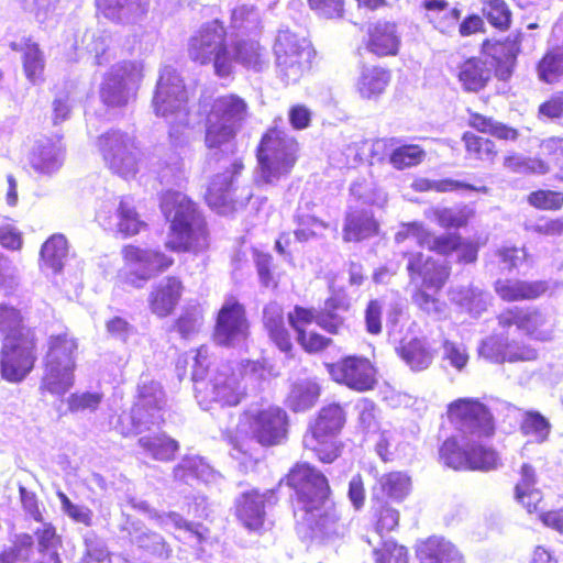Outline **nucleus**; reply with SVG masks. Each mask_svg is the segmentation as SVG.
<instances>
[{
	"instance_id": "nucleus-1",
	"label": "nucleus",
	"mask_w": 563,
	"mask_h": 563,
	"mask_svg": "<svg viewBox=\"0 0 563 563\" xmlns=\"http://www.w3.org/2000/svg\"><path fill=\"white\" fill-rule=\"evenodd\" d=\"M450 422L461 432L440 448V460L454 470L490 471L501 465L498 453L483 443L495 431L488 408L474 398H460L448 406Z\"/></svg>"
},
{
	"instance_id": "nucleus-2",
	"label": "nucleus",
	"mask_w": 563,
	"mask_h": 563,
	"mask_svg": "<svg viewBox=\"0 0 563 563\" xmlns=\"http://www.w3.org/2000/svg\"><path fill=\"white\" fill-rule=\"evenodd\" d=\"M297 494L298 530L311 538L333 540L347 532V523L336 508L327 506L329 485L325 476L307 463L297 464L287 475Z\"/></svg>"
},
{
	"instance_id": "nucleus-3",
	"label": "nucleus",
	"mask_w": 563,
	"mask_h": 563,
	"mask_svg": "<svg viewBox=\"0 0 563 563\" xmlns=\"http://www.w3.org/2000/svg\"><path fill=\"white\" fill-rule=\"evenodd\" d=\"M209 363L208 347H199L194 357L192 383L195 397L203 410L211 409L212 404L236 406L245 394L241 382L242 376L264 380L278 375L266 362L246 361L238 369L227 363L211 372H209Z\"/></svg>"
},
{
	"instance_id": "nucleus-4",
	"label": "nucleus",
	"mask_w": 563,
	"mask_h": 563,
	"mask_svg": "<svg viewBox=\"0 0 563 563\" xmlns=\"http://www.w3.org/2000/svg\"><path fill=\"white\" fill-rule=\"evenodd\" d=\"M161 209L170 223L166 247L174 252L200 253L209 247L206 221L197 205L184 192L166 190Z\"/></svg>"
},
{
	"instance_id": "nucleus-5",
	"label": "nucleus",
	"mask_w": 563,
	"mask_h": 563,
	"mask_svg": "<svg viewBox=\"0 0 563 563\" xmlns=\"http://www.w3.org/2000/svg\"><path fill=\"white\" fill-rule=\"evenodd\" d=\"M188 96L177 71L165 66L161 69L152 100L154 113L169 124V137L176 146L189 142L191 120L188 111Z\"/></svg>"
},
{
	"instance_id": "nucleus-6",
	"label": "nucleus",
	"mask_w": 563,
	"mask_h": 563,
	"mask_svg": "<svg viewBox=\"0 0 563 563\" xmlns=\"http://www.w3.org/2000/svg\"><path fill=\"white\" fill-rule=\"evenodd\" d=\"M246 102L236 95L216 98L206 117L205 145L209 150L229 144L247 118Z\"/></svg>"
},
{
	"instance_id": "nucleus-7",
	"label": "nucleus",
	"mask_w": 563,
	"mask_h": 563,
	"mask_svg": "<svg viewBox=\"0 0 563 563\" xmlns=\"http://www.w3.org/2000/svg\"><path fill=\"white\" fill-rule=\"evenodd\" d=\"M164 393L157 382L143 377L139 385V396L130 409L118 417L114 429L123 437L132 435L159 426L163 422Z\"/></svg>"
},
{
	"instance_id": "nucleus-8",
	"label": "nucleus",
	"mask_w": 563,
	"mask_h": 563,
	"mask_svg": "<svg viewBox=\"0 0 563 563\" xmlns=\"http://www.w3.org/2000/svg\"><path fill=\"white\" fill-rule=\"evenodd\" d=\"M297 141L279 129H271L262 137L257 159L260 177L266 184H274L287 176L297 161Z\"/></svg>"
},
{
	"instance_id": "nucleus-9",
	"label": "nucleus",
	"mask_w": 563,
	"mask_h": 563,
	"mask_svg": "<svg viewBox=\"0 0 563 563\" xmlns=\"http://www.w3.org/2000/svg\"><path fill=\"white\" fill-rule=\"evenodd\" d=\"M188 54L196 63L212 64L219 77H227L233 70L234 58L225 44V30L218 20L206 23L190 37Z\"/></svg>"
},
{
	"instance_id": "nucleus-10",
	"label": "nucleus",
	"mask_w": 563,
	"mask_h": 563,
	"mask_svg": "<svg viewBox=\"0 0 563 563\" xmlns=\"http://www.w3.org/2000/svg\"><path fill=\"white\" fill-rule=\"evenodd\" d=\"M286 412L279 407L269 406L261 410L247 411L239 426V432L246 431L247 427L251 439L249 441L232 440L231 455L236 460L240 459V455H247L252 440H256L263 445L279 443L286 434Z\"/></svg>"
},
{
	"instance_id": "nucleus-11",
	"label": "nucleus",
	"mask_w": 563,
	"mask_h": 563,
	"mask_svg": "<svg viewBox=\"0 0 563 563\" xmlns=\"http://www.w3.org/2000/svg\"><path fill=\"white\" fill-rule=\"evenodd\" d=\"M144 77V65L140 60H123L114 64L104 74L99 89L101 101L112 108H122L136 99Z\"/></svg>"
},
{
	"instance_id": "nucleus-12",
	"label": "nucleus",
	"mask_w": 563,
	"mask_h": 563,
	"mask_svg": "<svg viewBox=\"0 0 563 563\" xmlns=\"http://www.w3.org/2000/svg\"><path fill=\"white\" fill-rule=\"evenodd\" d=\"M273 49L277 74L287 85L298 82L310 68L313 52L309 42L290 30L278 31Z\"/></svg>"
},
{
	"instance_id": "nucleus-13",
	"label": "nucleus",
	"mask_w": 563,
	"mask_h": 563,
	"mask_svg": "<svg viewBox=\"0 0 563 563\" xmlns=\"http://www.w3.org/2000/svg\"><path fill=\"white\" fill-rule=\"evenodd\" d=\"M107 167L122 178H132L139 172L141 152L135 137L121 130H109L97 141Z\"/></svg>"
},
{
	"instance_id": "nucleus-14",
	"label": "nucleus",
	"mask_w": 563,
	"mask_h": 563,
	"mask_svg": "<svg viewBox=\"0 0 563 563\" xmlns=\"http://www.w3.org/2000/svg\"><path fill=\"white\" fill-rule=\"evenodd\" d=\"M344 423V412L339 405L320 410L318 418L303 435V446L312 451L320 462L332 463L340 454L335 437Z\"/></svg>"
},
{
	"instance_id": "nucleus-15",
	"label": "nucleus",
	"mask_w": 563,
	"mask_h": 563,
	"mask_svg": "<svg viewBox=\"0 0 563 563\" xmlns=\"http://www.w3.org/2000/svg\"><path fill=\"white\" fill-rule=\"evenodd\" d=\"M35 361V335L31 329L5 335L1 341L0 369L4 379L21 382L32 371Z\"/></svg>"
},
{
	"instance_id": "nucleus-16",
	"label": "nucleus",
	"mask_w": 563,
	"mask_h": 563,
	"mask_svg": "<svg viewBox=\"0 0 563 563\" xmlns=\"http://www.w3.org/2000/svg\"><path fill=\"white\" fill-rule=\"evenodd\" d=\"M497 320L503 329L516 325L519 331L541 341L549 340L553 332L551 317L536 308H508L498 314Z\"/></svg>"
},
{
	"instance_id": "nucleus-17",
	"label": "nucleus",
	"mask_w": 563,
	"mask_h": 563,
	"mask_svg": "<svg viewBox=\"0 0 563 563\" xmlns=\"http://www.w3.org/2000/svg\"><path fill=\"white\" fill-rule=\"evenodd\" d=\"M96 218L104 229L115 231L124 238L140 233L146 225L131 197H121L115 207L102 205Z\"/></svg>"
},
{
	"instance_id": "nucleus-18",
	"label": "nucleus",
	"mask_w": 563,
	"mask_h": 563,
	"mask_svg": "<svg viewBox=\"0 0 563 563\" xmlns=\"http://www.w3.org/2000/svg\"><path fill=\"white\" fill-rule=\"evenodd\" d=\"M332 378L357 391L373 389L376 384V369L365 357L349 356L329 367Z\"/></svg>"
},
{
	"instance_id": "nucleus-19",
	"label": "nucleus",
	"mask_w": 563,
	"mask_h": 563,
	"mask_svg": "<svg viewBox=\"0 0 563 563\" xmlns=\"http://www.w3.org/2000/svg\"><path fill=\"white\" fill-rule=\"evenodd\" d=\"M125 267L134 276L130 283L140 286L136 282L148 279L154 273L162 272L170 267L174 260L158 251L143 250L133 245H128L122 250Z\"/></svg>"
},
{
	"instance_id": "nucleus-20",
	"label": "nucleus",
	"mask_w": 563,
	"mask_h": 563,
	"mask_svg": "<svg viewBox=\"0 0 563 563\" xmlns=\"http://www.w3.org/2000/svg\"><path fill=\"white\" fill-rule=\"evenodd\" d=\"M247 335V322L243 307L235 300H227L219 311L214 341L220 345H235Z\"/></svg>"
},
{
	"instance_id": "nucleus-21",
	"label": "nucleus",
	"mask_w": 563,
	"mask_h": 563,
	"mask_svg": "<svg viewBox=\"0 0 563 563\" xmlns=\"http://www.w3.org/2000/svg\"><path fill=\"white\" fill-rule=\"evenodd\" d=\"M65 158V147L59 136H42L34 142L29 164L38 175L52 176L62 167Z\"/></svg>"
},
{
	"instance_id": "nucleus-22",
	"label": "nucleus",
	"mask_w": 563,
	"mask_h": 563,
	"mask_svg": "<svg viewBox=\"0 0 563 563\" xmlns=\"http://www.w3.org/2000/svg\"><path fill=\"white\" fill-rule=\"evenodd\" d=\"M231 166L233 168L231 172L219 174L212 178L206 192L207 203L220 214H228L236 210L238 206L243 205L232 197L233 177L243 168L242 159L235 158Z\"/></svg>"
},
{
	"instance_id": "nucleus-23",
	"label": "nucleus",
	"mask_w": 563,
	"mask_h": 563,
	"mask_svg": "<svg viewBox=\"0 0 563 563\" xmlns=\"http://www.w3.org/2000/svg\"><path fill=\"white\" fill-rule=\"evenodd\" d=\"M407 269L413 280L420 277L426 288L434 290L441 289L450 275L445 263H438L420 252L410 254Z\"/></svg>"
},
{
	"instance_id": "nucleus-24",
	"label": "nucleus",
	"mask_w": 563,
	"mask_h": 563,
	"mask_svg": "<svg viewBox=\"0 0 563 563\" xmlns=\"http://www.w3.org/2000/svg\"><path fill=\"white\" fill-rule=\"evenodd\" d=\"M274 497L273 490L260 494L257 490L243 493L235 503V512L243 526L250 530H258L264 523V506Z\"/></svg>"
},
{
	"instance_id": "nucleus-25",
	"label": "nucleus",
	"mask_w": 563,
	"mask_h": 563,
	"mask_svg": "<svg viewBox=\"0 0 563 563\" xmlns=\"http://www.w3.org/2000/svg\"><path fill=\"white\" fill-rule=\"evenodd\" d=\"M420 563H465L461 551L443 537L432 536L421 541L416 549Z\"/></svg>"
},
{
	"instance_id": "nucleus-26",
	"label": "nucleus",
	"mask_w": 563,
	"mask_h": 563,
	"mask_svg": "<svg viewBox=\"0 0 563 563\" xmlns=\"http://www.w3.org/2000/svg\"><path fill=\"white\" fill-rule=\"evenodd\" d=\"M449 299L462 311L474 318L481 317L490 306V295L482 288L468 285H456L450 288Z\"/></svg>"
},
{
	"instance_id": "nucleus-27",
	"label": "nucleus",
	"mask_w": 563,
	"mask_h": 563,
	"mask_svg": "<svg viewBox=\"0 0 563 563\" xmlns=\"http://www.w3.org/2000/svg\"><path fill=\"white\" fill-rule=\"evenodd\" d=\"M400 46L397 25L389 21H378L368 27L367 48L378 56L396 55Z\"/></svg>"
},
{
	"instance_id": "nucleus-28",
	"label": "nucleus",
	"mask_w": 563,
	"mask_h": 563,
	"mask_svg": "<svg viewBox=\"0 0 563 563\" xmlns=\"http://www.w3.org/2000/svg\"><path fill=\"white\" fill-rule=\"evenodd\" d=\"M181 295V283L175 277L159 280L150 295V307L158 317H166L175 309Z\"/></svg>"
},
{
	"instance_id": "nucleus-29",
	"label": "nucleus",
	"mask_w": 563,
	"mask_h": 563,
	"mask_svg": "<svg viewBox=\"0 0 563 563\" xmlns=\"http://www.w3.org/2000/svg\"><path fill=\"white\" fill-rule=\"evenodd\" d=\"M547 290L548 284L540 280L498 279L495 283L496 294L505 301L532 300Z\"/></svg>"
},
{
	"instance_id": "nucleus-30",
	"label": "nucleus",
	"mask_w": 563,
	"mask_h": 563,
	"mask_svg": "<svg viewBox=\"0 0 563 563\" xmlns=\"http://www.w3.org/2000/svg\"><path fill=\"white\" fill-rule=\"evenodd\" d=\"M494 66V59L485 56L471 58L461 65L459 80L465 90L478 91L490 79Z\"/></svg>"
},
{
	"instance_id": "nucleus-31",
	"label": "nucleus",
	"mask_w": 563,
	"mask_h": 563,
	"mask_svg": "<svg viewBox=\"0 0 563 563\" xmlns=\"http://www.w3.org/2000/svg\"><path fill=\"white\" fill-rule=\"evenodd\" d=\"M147 0H96L98 10L109 20L129 23L147 10Z\"/></svg>"
},
{
	"instance_id": "nucleus-32",
	"label": "nucleus",
	"mask_w": 563,
	"mask_h": 563,
	"mask_svg": "<svg viewBox=\"0 0 563 563\" xmlns=\"http://www.w3.org/2000/svg\"><path fill=\"white\" fill-rule=\"evenodd\" d=\"M75 368L44 361V372L40 389L53 396H64L74 386Z\"/></svg>"
},
{
	"instance_id": "nucleus-33",
	"label": "nucleus",
	"mask_w": 563,
	"mask_h": 563,
	"mask_svg": "<svg viewBox=\"0 0 563 563\" xmlns=\"http://www.w3.org/2000/svg\"><path fill=\"white\" fill-rule=\"evenodd\" d=\"M291 327L297 331L298 342L308 352H318L324 349L330 340L312 331L307 332L306 324H310L316 319L311 310L296 307L292 312L288 314Z\"/></svg>"
},
{
	"instance_id": "nucleus-34",
	"label": "nucleus",
	"mask_w": 563,
	"mask_h": 563,
	"mask_svg": "<svg viewBox=\"0 0 563 563\" xmlns=\"http://www.w3.org/2000/svg\"><path fill=\"white\" fill-rule=\"evenodd\" d=\"M410 489L411 479L406 473L390 472L377 479V484L373 488V497L401 501L409 495Z\"/></svg>"
},
{
	"instance_id": "nucleus-35",
	"label": "nucleus",
	"mask_w": 563,
	"mask_h": 563,
	"mask_svg": "<svg viewBox=\"0 0 563 563\" xmlns=\"http://www.w3.org/2000/svg\"><path fill=\"white\" fill-rule=\"evenodd\" d=\"M350 302L344 291H333L324 303V309L316 317L319 327L336 334L344 328V320L338 311H346Z\"/></svg>"
},
{
	"instance_id": "nucleus-36",
	"label": "nucleus",
	"mask_w": 563,
	"mask_h": 563,
	"mask_svg": "<svg viewBox=\"0 0 563 563\" xmlns=\"http://www.w3.org/2000/svg\"><path fill=\"white\" fill-rule=\"evenodd\" d=\"M231 52L234 63H240L253 71H263L269 65L267 52L256 41L239 40Z\"/></svg>"
},
{
	"instance_id": "nucleus-37",
	"label": "nucleus",
	"mask_w": 563,
	"mask_h": 563,
	"mask_svg": "<svg viewBox=\"0 0 563 563\" xmlns=\"http://www.w3.org/2000/svg\"><path fill=\"white\" fill-rule=\"evenodd\" d=\"M519 52V36L508 37L505 42L496 43L492 46V54L486 57L494 59L495 66L493 70H495L496 77L501 80H507L510 77Z\"/></svg>"
},
{
	"instance_id": "nucleus-38",
	"label": "nucleus",
	"mask_w": 563,
	"mask_h": 563,
	"mask_svg": "<svg viewBox=\"0 0 563 563\" xmlns=\"http://www.w3.org/2000/svg\"><path fill=\"white\" fill-rule=\"evenodd\" d=\"M47 345L44 361L76 367L78 343L69 332L51 335Z\"/></svg>"
},
{
	"instance_id": "nucleus-39",
	"label": "nucleus",
	"mask_w": 563,
	"mask_h": 563,
	"mask_svg": "<svg viewBox=\"0 0 563 563\" xmlns=\"http://www.w3.org/2000/svg\"><path fill=\"white\" fill-rule=\"evenodd\" d=\"M377 222L368 210H351L345 219L343 239L346 242L361 241L374 235Z\"/></svg>"
},
{
	"instance_id": "nucleus-40",
	"label": "nucleus",
	"mask_w": 563,
	"mask_h": 563,
	"mask_svg": "<svg viewBox=\"0 0 563 563\" xmlns=\"http://www.w3.org/2000/svg\"><path fill=\"white\" fill-rule=\"evenodd\" d=\"M68 255L67 240L63 234H53L41 249V267L44 271L59 273Z\"/></svg>"
},
{
	"instance_id": "nucleus-41",
	"label": "nucleus",
	"mask_w": 563,
	"mask_h": 563,
	"mask_svg": "<svg viewBox=\"0 0 563 563\" xmlns=\"http://www.w3.org/2000/svg\"><path fill=\"white\" fill-rule=\"evenodd\" d=\"M390 76L387 70L376 66H364L356 81V90L363 99H374L384 92Z\"/></svg>"
},
{
	"instance_id": "nucleus-42",
	"label": "nucleus",
	"mask_w": 563,
	"mask_h": 563,
	"mask_svg": "<svg viewBox=\"0 0 563 563\" xmlns=\"http://www.w3.org/2000/svg\"><path fill=\"white\" fill-rule=\"evenodd\" d=\"M401 360L415 372L427 369L433 361V352L422 339H412L397 349Z\"/></svg>"
},
{
	"instance_id": "nucleus-43",
	"label": "nucleus",
	"mask_w": 563,
	"mask_h": 563,
	"mask_svg": "<svg viewBox=\"0 0 563 563\" xmlns=\"http://www.w3.org/2000/svg\"><path fill=\"white\" fill-rule=\"evenodd\" d=\"M264 324L271 339L282 352L288 354L291 351V341L284 327L283 309L276 302H271L264 308Z\"/></svg>"
},
{
	"instance_id": "nucleus-44",
	"label": "nucleus",
	"mask_w": 563,
	"mask_h": 563,
	"mask_svg": "<svg viewBox=\"0 0 563 563\" xmlns=\"http://www.w3.org/2000/svg\"><path fill=\"white\" fill-rule=\"evenodd\" d=\"M124 530L129 533L131 541L140 548L157 556L168 558L170 550L164 539L155 532L147 531L141 522L128 521Z\"/></svg>"
},
{
	"instance_id": "nucleus-45",
	"label": "nucleus",
	"mask_w": 563,
	"mask_h": 563,
	"mask_svg": "<svg viewBox=\"0 0 563 563\" xmlns=\"http://www.w3.org/2000/svg\"><path fill=\"white\" fill-rule=\"evenodd\" d=\"M261 27L258 10L251 4L236 5L230 18L229 29L234 36H244L256 33Z\"/></svg>"
},
{
	"instance_id": "nucleus-46",
	"label": "nucleus",
	"mask_w": 563,
	"mask_h": 563,
	"mask_svg": "<svg viewBox=\"0 0 563 563\" xmlns=\"http://www.w3.org/2000/svg\"><path fill=\"white\" fill-rule=\"evenodd\" d=\"M85 49L93 55L95 63L106 65L115 57V47L110 33L107 31H91L84 36Z\"/></svg>"
},
{
	"instance_id": "nucleus-47",
	"label": "nucleus",
	"mask_w": 563,
	"mask_h": 563,
	"mask_svg": "<svg viewBox=\"0 0 563 563\" xmlns=\"http://www.w3.org/2000/svg\"><path fill=\"white\" fill-rule=\"evenodd\" d=\"M319 395L320 388L314 380H299L292 385L286 405L295 412L306 411L314 406Z\"/></svg>"
},
{
	"instance_id": "nucleus-48",
	"label": "nucleus",
	"mask_w": 563,
	"mask_h": 563,
	"mask_svg": "<svg viewBox=\"0 0 563 563\" xmlns=\"http://www.w3.org/2000/svg\"><path fill=\"white\" fill-rule=\"evenodd\" d=\"M139 445L144 453L162 462L172 460L179 448L178 442L165 433L141 437Z\"/></svg>"
},
{
	"instance_id": "nucleus-49",
	"label": "nucleus",
	"mask_w": 563,
	"mask_h": 563,
	"mask_svg": "<svg viewBox=\"0 0 563 563\" xmlns=\"http://www.w3.org/2000/svg\"><path fill=\"white\" fill-rule=\"evenodd\" d=\"M22 52V65L25 77L33 85H37L44 79L45 57L38 45L27 40Z\"/></svg>"
},
{
	"instance_id": "nucleus-50",
	"label": "nucleus",
	"mask_w": 563,
	"mask_h": 563,
	"mask_svg": "<svg viewBox=\"0 0 563 563\" xmlns=\"http://www.w3.org/2000/svg\"><path fill=\"white\" fill-rule=\"evenodd\" d=\"M176 479L190 483L195 479L210 482L214 478L213 470L199 456H187L174 468Z\"/></svg>"
},
{
	"instance_id": "nucleus-51",
	"label": "nucleus",
	"mask_w": 563,
	"mask_h": 563,
	"mask_svg": "<svg viewBox=\"0 0 563 563\" xmlns=\"http://www.w3.org/2000/svg\"><path fill=\"white\" fill-rule=\"evenodd\" d=\"M412 189L419 192L423 191H438V192H448V191H456L460 189H467L476 192L488 194L489 188L481 185H472L465 181L456 180V179H440V180H431L428 178H418L413 180L411 185Z\"/></svg>"
},
{
	"instance_id": "nucleus-52",
	"label": "nucleus",
	"mask_w": 563,
	"mask_h": 563,
	"mask_svg": "<svg viewBox=\"0 0 563 563\" xmlns=\"http://www.w3.org/2000/svg\"><path fill=\"white\" fill-rule=\"evenodd\" d=\"M471 211L466 208L432 207L424 211V217L444 229H459L468 222Z\"/></svg>"
},
{
	"instance_id": "nucleus-53",
	"label": "nucleus",
	"mask_w": 563,
	"mask_h": 563,
	"mask_svg": "<svg viewBox=\"0 0 563 563\" xmlns=\"http://www.w3.org/2000/svg\"><path fill=\"white\" fill-rule=\"evenodd\" d=\"M468 123L478 132L490 134L500 140L516 141L518 137L516 129L479 113H471Z\"/></svg>"
},
{
	"instance_id": "nucleus-54",
	"label": "nucleus",
	"mask_w": 563,
	"mask_h": 563,
	"mask_svg": "<svg viewBox=\"0 0 563 563\" xmlns=\"http://www.w3.org/2000/svg\"><path fill=\"white\" fill-rule=\"evenodd\" d=\"M38 541V554L34 563H60L57 554V536L52 525L43 523L42 528L35 531Z\"/></svg>"
},
{
	"instance_id": "nucleus-55",
	"label": "nucleus",
	"mask_w": 563,
	"mask_h": 563,
	"mask_svg": "<svg viewBox=\"0 0 563 563\" xmlns=\"http://www.w3.org/2000/svg\"><path fill=\"white\" fill-rule=\"evenodd\" d=\"M539 79L553 84L563 77V47L550 49L538 64Z\"/></svg>"
},
{
	"instance_id": "nucleus-56",
	"label": "nucleus",
	"mask_w": 563,
	"mask_h": 563,
	"mask_svg": "<svg viewBox=\"0 0 563 563\" xmlns=\"http://www.w3.org/2000/svg\"><path fill=\"white\" fill-rule=\"evenodd\" d=\"M520 430L525 435L531 437L534 442L543 443L549 438L551 423L540 412L527 411L523 415Z\"/></svg>"
},
{
	"instance_id": "nucleus-57",
	"label": "nucleus",
	"mask_w": 563,
	"mask_h": 563,
	"mask_svg": "<svg viewBox=\"0 0 563 563\" xmlns=\"http://www.w3.org/2000/svg\"><path fill=\"white\" fill-rule=\"evenodd\" d=\"M504 167L512 173L544 175L549 165L539 158L526 157L521 154H510L504 158Z\"/></svg>"
},
{
	"instance_id": "nucleus-58",
	"label": "nucleus",
	"mask_w": 563,
	"mask_h": 563,
	"mask_svg": "<svg viewBox=\"0 0 563 563\" xmlns=\"http://www.w3.org/2000/svg\"><path fill=\"white\" fill-rule=\"evenodd\" d=\"M426 156V152L416 144L401 145L393 150L389 163L396 169H406L419 165Z\"/></svg>"
},
{
	"instance_id": "nucleus-59",
	"label": "nucleus",
	"mask_w": 563,
	"mask_h": 563,
	"mask_svg": "<svg viewBox=\"0 0 563 563\" xmlns=\"http://www.w3.org/2000/svg\"><path fill=\"white\" fill-rule=\"evenodd\" d=\"M375 563H408L409 554L406 547L394 539H386L379 547L373 549Z\"/></svg>"
},
{
	"instance_id": "nucleus-60",
	"label": "nucleus",
	"mask_w": 563,
	"mask_h": 563,
	"mask_svg": "<svg viewBox=\"0 0 563 563\" xmlns=\"http://www.w3.org/2000/svg\"><path fill=\"white\" fill-rule=\"evenodd\" d=\"M508 338L505 334H492L483 339L478 345V355L492 363H505Z\"/></svg>"
},
{
	"instance_id": "nucleus-61",
	"label": "nucleus",
	"mask_w": 563,
	"mask_h": 563,
	"mask_svg": "<svg viewBox=\"0 0 563 563\" xmlns=\"http://www.w3.org/2000/svg\"><path fill=\"white\" fill-rule=\"evenodd\" d=\"M466 152L476 159L493 162L497 155L495 143L473 133L466 132L463 135Z\"/></svg>"
},
{
	"instance_id": "nucleus-62",
	"label": "nucleus",
	"mask_w": 563,
	"mask_h": 563,
	"mask_svg": "<svg viewBox=\"0 0 563 563\" xmlns=\"http://www.w3.org/2000/svg\"><path fill=\"white\" fill-rule=\"evenodd\" d=\"M33 553V538L30 534L16 536L14 543L0 554V563H25Z\"/></svg>"
},
{
	"instance_id": "nucleus-63",
	"label": "nucleus",
	"mask_w": 563,
	"mask_h": 563,
	"mask_svg": "<svg viewBox=\"0 0 563 563\" xmlns=\"http://www.w3.org/2000/svg\"><path fill=\"white\" fill-rule=\"evenodd\" d=\"M483 14L488 22L499 30H506L510 25L511 12L504 0H483Z\"/></svg>"
},
{
	"instance_id": "nucleus-64",
	"label": "nucleus",
	"mask_w": 563,
	"mask_h": 563,
	"mask_svg": "<svg viewBox=\"0 0 563 563\" xmlns=\"http://www.w3.org/2000/svg\"><path fill=\"white\" fill-rule=\"evenodd\" d=\"M430 235V230L423 223L418 221L401 223L395 234L396 243L412 241L421 247H426Z\"/></svg>"
}]
</instances>
